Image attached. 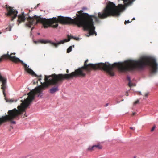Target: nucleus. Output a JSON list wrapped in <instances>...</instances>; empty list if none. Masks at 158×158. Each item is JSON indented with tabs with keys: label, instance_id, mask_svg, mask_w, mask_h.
Listing matches in <instances>:
<instances>
[{
	"label": "nucleus",
	"instance_id": "423d86ee",
	"mask_svg": "<svg viewBox=\"0 0 158 158\" xmlns=\"http://www.w3.org/2000/svg\"><path fill=\"white\" fill-rule=\"evenodd\" d=\"M18 19L17 20V24L19 25L21 23L24 22L26 20V18L24 15V12H23L21 14H19L18 16Z\"/></svg>",
	"mask_w": 158,
	"mask_h": 158
},
{
	"label": "nucleus",
	"instance_id": "412c9836",
	"mask_svg": "<svg viewBox=\"0 0 158 158\" xmlns=\"http://www.w3.org/2000/svg\"><path fill=\"white\" fill-rule=\"evenodd\" d=\"M138 95H141V93L140 92H139L138 94Z\"/></svg>",
	"mask_w": 158,
	"mask_h": 158
},
{
	"label": "nucleus",
	"instance_id": "f3484780",
	"mask_svg": "<svg viewBox=\"0 0 158 158\" xmlns=\"http://www.w3.org/2000/svg\"><path fill=\"white\" fill-rule=\"evenodd\" d=\"M125 95H126L127 96H128V94L127 92H126Z\"/></svg>",
	"mask_w": 158,
	"mask_h": 158
},
{
	"label": "nucleus",
	"instance_id": "dca6fc26",
	"mask_svg": "<svg viewBox=\"0 0 158 158\" xmlns=\"http://www.w3.org/2000/svg\"><path fill=\"white\" fill-rule=\"evenodd\" d=\"M130 128L131 129L133 130H135V128L133 127H130Z\"/></svg>",
	"mask_w": 158,
	"mask_h": 158
},
{
	"label": "nucleus",
	"instance_id": "f8f14e48",
	"mask_svg": "<svg viewBox=\"0 0 158 158\" xmlns=\"http://www.w3.org/2000/svg\"><path fill=\"white\" fill-rule=\"evenodd\" d=\"M130 22H130L129 21V20H127V21H125L124 23H125V24H126L127 23H130Z\"/></svg>",
	"mask_w": 158,
	"mask_h": 158
},
{
	"label": "nucleus",
	"instance_id": "c756f323",
	"mask_svg": "<svg viewBox=\"0 0 158 158\" xmlns=\"http://www.w3.org/2000/svg\"><path fill=\"white\" fill-rule=\"evenodd\" d=\"M74 45H73V47H74Z\"/></svg>",
	"mask_w": 158,
	"mask_h": 158
},
{
	"label": "nucleus",
	"instance_id": "6e6552de",
	"mask_svg": "<svg viewBox=\"0 0 158 158\" xmlns=\"http://www.w3.org/2000/svg\"><path fill=\"white\" fill-rule=\"evenodd\" d=\"M59 89L58 88V86H56L55 87H52L50 89V93L52 94H53L55 92L58 91Z\"/></svg>",
	"mask_w": 158,
	"mask_h": 158
},
{
	"label": "nucleus",
	"instance_id": "1a4fd4ad",
	"mask_svg": "<svg viewBox=\"0 0 158 158\" xmlns=\"http://www.w3.org/2000/svg\"><path fill=\"white\" fill-rule=\"evenodd\" d=\"M132 3V2L128 0H124V3L126 6H127L131 5Z\"/></svg>",
	"mask_w": 158,
	"mask_h": 158
},
{
	"label": "nucleus",
	"instance_id": "a211bd4d",
	"mask_svg": "<svg viewBox=\"0 0 158 158\" xmlns=\"http://www.w3.org/2000/svg\"><path fill=\"white\" fill-rule=\"evenodd\" d=\"M11 27L10 26V28H9V31H11Z\"/></svg>",
	"mask_w": 158,
	"mask_h": 158
},
{
	"label": "nucleus",
	"instance_id": "a878e982",
	"mask_svg": "<svg viewBox=\"0 0 158 158\" xmlns=\"http://www.w3.org/2000/svg\"><path fill=\"white\" fill-rule=\"evenodd\" d=\"M41 80V78H39V79H38V81H40Z\"/></svg>",
	"mask_w": 158,
	"mask_h": 158
},
{
	"label": "nucleus",
	"instance_id": "2eb2a0df",
	"mask_svg": "<svg viewBox=\"0 0 158 158\" xmlns=\"http://www.w3.org/2000/svg\"><path fill=\"white\" fill-rule=\"evenodd\" d=\"M149 94L148 93H146L145 94V97H147L148 95V94Z\"/></svg>",
	"mask_w": 158,
	"mask_h": 158
},
{
	"label": "nucleus",
	"instance_id": "f257e3e1",
	"mask_svg": "<svg viewBox=\"0 0 158 158\" xmlns=\"http://www.w3.org/2000/svg\"><path fill=\"white\" fill-rule=\"evenodd\" d=\"M125 9L122 4H119L116 6L113 2H109L103 11L98 13V18L94 15H89L88 13H83L82 10L78 11L76 14V17L73 19L61 16H58L57 18L55 17L46 19L35 15L32 17L29 16L27 18L25 26L31 28L32 25L40 23L45 28H47L48 27L56 28L58 26V23L62 24H74L78 27H83L85 30L88 31L90 35L95 34L96 35L93 18L95 19L96 22L98 23L99 18L103 19L109 17L119 16Z\"/></svg>",
	"mask_w": 158,
	"mask_h": 158
},
{
	"label": "nucleus",
	"instance_id": "ddd939ff",
	"mask_svg": "<svg viewBox=\"0 0 158 158\" xmlns=\"http://www.w3.org/2000/svg\"><path fill=\"white\" fill-rule=\"evenodd\" d=\"M155 126H153L152 128V129L151 130V131H153L154 130V129H155Z\"/></svg>",
	"mask_w": 158,
	"mask_h": 158
},
{
	"label": "nucleus",
	"instance_id": "b1692460",
	"mask_svg": "<svg viewBox=\"0 0 158 158\" xmlns=\"http://www.w3.org/2000/svg\"><path fill=\"white\" fill-rule=\"evenodd\" d=\"M108 106V103H106L105 105V106L106 107Z\"/></svg>",
	"mask_w": 158,
	"mask_h": 158
},
{
	"label": "nucleus",
	"instance_id": "4468645a",
	"mask_svg": "<svg viewBox=\"0 0 158 158\" xmlns=\"http://www.w3.org/2000/svg\"><path fill=\"white\" fill-rule=\"evenodd\" d=\"M139 102V100H137V101H135L134 103V104H136L138 103Z\"/></svg>",
	"mask_w": 158,
	"mask_h": 158
},
{
	"label": "nucleus",
	"instance_id": "9d476101",
	"mask_svg": "<svg viewBox=\"0 0 158 158\" xmlns=\"http://www.w3.org/2000/svg\"><path fill=\"white\" fill-rule=\"evenodd\" d=\"M128 85L130 87L132 86H135L136 85L134 83H131V81H130L128 83Z\"/></svg>",
	"mask_w": 158,
	"mask_h": 158
},
{
	"label": "nucleus",
	"instance_id": "9b49d317",
	"mask_svg": "<svg viewBox=\"0 0 158 158\" xmlns=\"http://www.w3.org/2000/svg\"><path fill=\"white\" fill-rule=\"evenodd\" d=\"M72 50V47L71 46H70L67 49V52L68 53H69Z\"/></svg>",
	"mask_w": 158,
	"mask_h": 158
},
{
	"label": "nucleus",
	"instance_id": "4be33fe9",
	"mask_svg": "<svg viewBox=\"0 0 158 158\" xmlns=\"http://www.w3.org/2000/svg\"><path fill=\"white\" fill-rule=\"evenodd\" d=\"M135 114V112L133 113L132 114V115L134 116Z\"/></svg>",
	"mask_w": 158,
	"mask_h": 158
},
{
	"label": "nucleus",
	"instance_id": "6ab92c4d",
	"mask_svg": "<svg viewBox=\"0 0 158 158\" xmlns=\"http://www.w3.org/2000/svg\"><path fill=\"white\" fill-rule=\"evenodd\" d=\"M127 79L129 81H130V78L129 77H127Z\"/></svg>",
	"mask_w": 158,
	"mask_h": 158
},
{
	"label": "nucleus",
	"instance_id": "7c9ffc66",
	"mask_svg": "<svg viewBox=\"0 0 158 158\" xmlns=\"http://www.w3.org/2000/svg\"><path fill=\"white\" fill-rule=\"evenodd\" d=\"M38 35H40V34H39V33H38Z\"/></svg>",
	"mask_w": 158,
	"mask_h": 158
},
{
	"label": "nucleus",
	"instance_id": "aec40b11",
	"mask_svg": "<svg viewBox=\"0 0 158 158\" xmlns=\"http://www.w3.org/2000/svg\"><path fill=\"white\" fill-rule=\"evenodd\" d=\"M13 102V100H10V102Z\"/></svg>",
	"mask_w": 158,
	"mask_h": 158
},
{
	"label": "nucleus",
	"instance_id": "f03ea898",
	"mask_svg": "<svg viewBox=\"0 0 158 158\" xmlns=\"http://www.w3.org/2000/svg\"><path fill=\"white\" fill-rule=\"evenodd\" d=\"M88 60L84 62L83 66L75 70L70 74H56L45 76V82L43 83L45 87L48 88L50 85H56L61 84L65 80L74 77L84 78L87 74H90L92 71L101 69L113 76L114 75V68H117L121 72L131 71L135 70H142L146 66H149V57L144 56L136 60H129L122 63H115L111 64L108 62L97 64H88Z\"/></svg>",
	"mask_w": 158,
	"mask_h": 158
},
{
	"label": "nucleus",
	"instance_id": "7ed1b4c3",
	"mask_svg": "<svg viewBox=\"0 0 158 158\" xmlns=\"http://www.w3.org/2000/svg\"><path fill=\"white\" fill-rule=\"evenodd\" d=\"M41 83V85L35 88L34 89L31 91L27 94L28 97L24 100L20 106H18V110L15 108L12 110H9L8 112V115L2 116V118L0 117V125L3 123L9 121H11V123L13 124L15 123V122L12 120L25 111L28 106L34 99L36 94H38V97H41L42 95L40 94H42V91L47 88L45 87L43 83Z\"/></svg>",
	"mask_w": 158,
	"mask_h": 158
},
{
	"label": "nucleus",
	"instance_id": "393cba45",
	"mask_svg": "<svg viewBox=\"0 0 158 158\" xmlns=\"http://www.w3.org/2000/svg\"><path fill=\"white\" fill-rule=\"evenodd\" d=\"M24 116H25L26 117H27V116L26 115V113H25V114H24Z\"/></svg>",
	"mask_w": 158,
	"mask_h": 158
},
{
	"label": "nucleus",
	"instance_id": "bb28decb",
	"mask_svg": "<svg viewBox=\"0 0 158 158\" xmlns=\"http://www.w3.org/2000/svg\"><path fill=\"white\" fill-rule=\"evenodd\" d=\"M33 29H34V28H33V27L32 28H31V31H32Z\"/></svg>",
	"mask_w": 158,
	"mask_h": 158
},
{
	"label": "nucleus",
	"instance_id": "20e7f679",
	"mask_svg": "<svg viewBox=\"0 0 158 158\" xmlns=\"http://www.w3.org/2000/svg\"><path fill=\"white\" fill-rule=\"evenodd\" d=\"M71 38H73L76 40H78L79 39V38H74L73 36H69L68 35V39H65L64 40H61L60 41L58 42L57 43L52 42L50 40H39L37 41H35V43H40L42 44H44L49 43L52 45L54 46L55 48H57L58 46L60 45V44H64V42L69 41Z\"/></svg>",
	"mask_w": 158,
	"mask_h": 158
},
{
	"label": "nucleus",
	"instance_id": "cd10ccee",
	"mask_svg": "<svg viewBox=\"0 0 158 158\" xmlns=\"http://www.w3.org/2000/svg\"><path fill=\"white\" fill-rule=\"evenodd\" d=\"M135 19V18H133V19H132V20H134Z\"/></svg>",
	"mask_w": 158,
	"mask_h": 158
},
{
	"label": "nucleus",
	"instance_id": "0eeeda50",
	"mask_svg": "<svg viewBox=\"0 0 158 158\" xmlns=\"http://www.w3.org/2000/svg\"><path fill=\"white\" fill-rule=\"evenodd\" d=\"M102 146L99 143L93 145L92 146H89L88 148V150L92 151L96 149H101L102 148Z\"/></svg>",
	"mask_w": 158,
	"mask_h": 158
},
{
	"label": "nucleus",
	"instance_id": "c85d7f7f",
	"mask_svg": "<svg viewBox=\"0 0 158 158\" xmlns=\"http://www.w3.org/2000/svg\"><path fill=\"white\" fill-rule=\"evenodd\" d=\"M134 158H136V157L135 156H134Z\"/></svg>",
	"mask_w": 158,
	"mask_h": 158
},
{
	"label": "nucleus",
	"instance_id": "39448f33",
	"mask_svg": "<svg viewBox=\"0 0 158 158\" xmlns=\"http://www.w3.org/2000/svg\"><path fill=\"white\" fill-rule=\"evenodd\" d=\"M5 8L7 12L5 13V15L7 16H10L11 17V21L16 18L17 16L18 12L17 10L14 9V7L9 6L7 5H5Z\"/></svg>",
	"mask_w": 158,
	"mask_h": 158
},
{
	"label": "nucleus",
	"instance_id": "5701e85b",
	"mask_svg": "<svg viewBox=\"0 0 158 158\" xmlns=\"http://www.w3.org/2000/svg\"><path fill=\"white\" fill-rule=\"evenodd\" d=\"M66 73H69V70L68 69H67L66 70Z\"/></svg>",
	"mask_w": 158,
	"mask_h": 158
}]
</instances>
